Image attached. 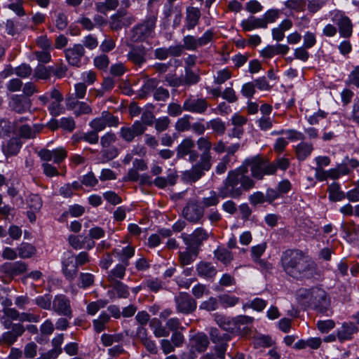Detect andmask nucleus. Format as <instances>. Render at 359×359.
<instances>
[{"mask_svg": "<svg viewBox=\"0 0 359 359\" xmlns=\"http://www.w3.org/2000/svg\"><path fill=\"white\" fill-rule=\"evenodd\" d=\"M285 273L297 280L309 279L317 274L316 264L299 250H287L280 257Z\"/></svg>", "mask_w": 359, "mask_h": 359, "instance_id": "nucleus-1", "label": "nucleus"}, {"mask_svg": "<svg viewBox=\"0 0 359 359\" xmlns=\"http://www.w3.org/2000/svg\"><path fill=\"white\" fill-rule=\"evenodd\" d=\"M248 172L245 166L229 171L223 184L219 188V196L222 198H238L243 191L252 189L255 182L247 175Z\"/></svg>", "mask_w": 359, "mask_h": 359, "instance_id": "nucleus-2", "label": "nucleus"}, {"mask_svg": "<svg viewBox=\"0 0 359 359\" xmlns=\"http://www.w3.org/2000/svg\"><path fill=\"white\" fill-rule=\"evenodd\" d=\"M289 165L290 161L287 158H279L270 163L257 155L245 159L242 166L247 169L250 167L252 176L257 180H262L265 175H274L278 169L286 170Z\"/></svg>", "mask_w": 359, "mask_h": 359, "instance_id": "nucleus-3", "label": "nucleus"}, {"mask_svg": "<svg viewBox=\"0 0 359 359\" xmlns=\"http://www.w3.org/2000/svg\"><path fill=\"white\" fill-rule=\"evenodd\" d=\"M297 297L301 304L320 313H325L330 305L327 292L320 287L300 288L297 292Z\"/></svg>", "mask_w": 359, "mask_h": 359, "instance_id": "nucleus-4", "label": "nucleus"}, {"mask_svg": "<svg viewBox=\"0 0 359 359\" xmlns=\"http://www.w3.org/2000/svg\"><path fill=\"white\" fill-rule=\"evenodd\" d=\"M156 20L155 15H150L134 27L132 29L131 40L138 42L151 37L156 27Z\"/></svg>", "mask_w": 359, "mask_h": 359, "instance_id": "nucleus-5", "label": "nucleus"}, {"mask_svg": "<svg viewBox=\"0 0 359 359\" xmlns=\"http://www.w3.org/2000/svg\"><path fill=\"white\" fill-rule=\"evenodd\" d=\"M119 124V119L108 111H103L101 116L92 119L89 123L91 129L97 133L104 130L107 126L117 127Z\"/></svg>", "mask_w": 359, "mask_h": 359, "instance_id": "nucleus-6", "label": "nucleus"}, {"mask_svg": "<svg viewBox=\"0 0 359 359\" xmlns=\"http://www.w3.org/2000/svg\"><path fill=\"white\" fill-rule=\"evenodd\" d=\"M210 339L215 344V351L217 357L223 359L226 351L227 342L231 339L228 333L222 332L217 328H211L210 331Z\"/></svg>", "mask_w": 359, "mask_h": 359, "instance_id": "nucleus-7", "label": "nucleus"}, {"mask_svg": "<svg viewBox=\"0 0 359 359\" xmlns=\"http://www.w3.org/2000/svg\"><path fill=\"white\" fill-rule=\"evenodd\" d=\"M50 310L57 315L65 316L69 319L72 318L71 302L65 294H59L54 297Z\"/></svg>", "mask_w": 359, "mask_h": 359, "instance_id": "nucleus-8", "label": "nucleus"}, {"mask_svg": "<svg viewBox=\"0 0 359 359\" xmlns=\"http://www.w3.org/2000/svg\"><path fill=\"white\" fill-rule=\"evenodd\" d=\"M182 215L187 221L197 223L203 217V207L201 206L198 201L191 200L183 208Z\"/></svg>", "mask_w": 359, "mask_h": 359, "instance_id": "nucleus-9", "label": "nucleus"}, {"mask_svg": "<svg viewBox=\"0 0 359 359\" xmlns=\"http://www.w3.org/2000/svg\"><path fill=\"white\" fill-rule=\"evenodd\" d=\"M175 302L177 312L189 314L196 309V302L186 292H180L175 297Z\"/></svg>", "mask_w": 359, "mask_h": 359, "instance_id": "nucleus-10", "label": "nucleus"}, {"mask_svg": "<svg viewBox=\"0 0 359 359\" xmlns=\"http://www.w3.org/2000/svg\"><path fill=\"white\" fill-rule=\"evenodd\" d=\"M147 127L140 121H136L131 126H124L121 128L119 136L126 142H131L135 137L140 136L146 131Z\"/></svg>", "mask_w": 359, "mask_h": 359, "instance_id": "nucleus-11", "label": "nucleus"}, {"mask_svg": "<svg viewBox=\"0 0 359 359\" xmlns=\"http://www.w3.org/2000/svg\"><path fill=\"white\" fill-rule=\"evenodd\" d=\"M208 237L209 233L202 227L195 229L191 235L187 233H182L181 235V238L185 245L189 246V248L191 246L197 248L204 241H206Z\"/></svg>", "mask_w": 359, "mask_h": 359, "instance_id": "nucleus-12", "label": "nucleus"}, {"mask_svg": "<svg viewBox=\"0 0 359 359\" xmlns=\"http://www.w3.org/2000/svg\"><path fill=\"white\" fill-rule=\"evenodd\" d=\"M208 106L209 104L205 98L191 96L184 100L183 109L189 112L203 114L207 111Z\"/></svg>", "mask_w": 359, "mask_h": 359, "instance_id": "nucleus-13", "label": "nucleus"}, {"mask_svg": "<svg viewBox=\"0 0 359 359\" xmlns=\"http://www.w3.org/2000/svg\"><path fill=\"white\" fill-rule=\"evenodd\" d=\"M85 48L82 44L76 43L72 47L65 49V58L68 64L73 67H80L81 59L85 55Z\"/></svg>", "mask_w": 359, "mask_h": 359, "instance_id": "nucleus-14", "label": "nucleus"}, {"mask_svg": "<svg viewBox=\"0 0 359 359\" xmlns=\"http://www.w3.org/2000/svg\"><path fill=\"white\" fill-rule=\"evenodd\" d=\"M212 167V163L202 161L200 160L192 166V168L184 173V178L191 182L198 181L203 175L205 171H208Z\"/></svg>", "mask_w": 359, "mask_h": 359, "instance_id": "nucleus-15", "label": "nucleus"}, {"mask_svg": "<svg viewBox=\"0 0 359 359\" xmlns=\"http://www.w3.org/2000/svg\"><path fill=\"white\" fill-rule=\"evenodd\" d=\"M66 106L73 111L76 117L93 114V109L87 102L77 100L72 97L66 99Z\"/></svg>", "mask_w": 359, "mask_h": 359, "instance_id": "nucleus-16", "label": "nucleus"}, {"mask_svg": "<svg viewBox=\"0 0 359 359\" xmlns=\"http://www.w3.org/2000/svg\"><path fill=\"white\" fill-rule=\"evenodd\" d=\"M42 161H50L53 160L55 163H60L67 157V151L65 148L60 147L53 150L42 149L37 152Z\"/></svg>", "mask_w": 359, "mask_h": 359, "instance_id": "nucleus-17", "label": "nucleus"}, {"mask_svg": "<svg viewBox=\"0 0 359 359\" xmlns=\"http://www.w3.org/2000/svg\"><path fill=\"white\" fill-rule=\"evenodd\" d=\"M31 105V100L20 95H13L9 101V107L11 110L18 114L29 111Z\"/></svg>", "mask_w": 359, "mask_h": 359, "instance_id": "nucleus-18", "label": "nucleus"}, {"mask_svg": "<svg viewBox=\"0 0 359 359\" xmlns=\"http://www.w3.org/2000/svg\"><path fill=\"white\" fill-rule=\"evenodd\" d=\"M0 270L13 279L15 276L26 272L27 265L23 262H6L1 266Z\"/></svg>", "mask_w": 359, "mask_h": 359, "instance_id": "nucleus-19", "label": "nucleus"}, {"mask_svg": "<svg viewBox=\"0 0 359 359\" xmlns=\"http://www.w3.org/2000/svg\"><path fill=\"white\" fill-rule=\"evenodd\" d=\"M25 331V328L21 323L13 324V328L11 331L5 332L2 334L1 341L4 344L11 346L18 337L22 336Z\"/></svg>", "mask_w": 359, "mask_h": 359, "instance_id": "nucleus-20", "label": "nucleus"}, {"mask_svg": "<svg viewBox=\"0 0 359 359\" xmlns=\"http://www.w3.org/2000/svg\"><path fill=\"white\" fill-rule=\"evenodd\" d=\"M146 50L144 46H130L127 57L129 61L137 66H141L146 62Z\"/></svg>", "mask_w": 359, "mask_h": 359, "instance_id": "nucleus-21", "label": "nucleus"}, {"mask_svg": "<svg viewBox=\"0 0 359 359\" xmlns=\"http://www.w3.org/2000/svg\"><path fill=\"white\" fill-rule=\"evenodd\" d=\"M201 13L198 8L189 6L186 9L185 25L184 29L187 30L193 29L198 24L201 18Z\"/></svg>", "mask_w": 359, "mask_h": 359, "instance_id": "nucleus-22", "label": "nucleus"}, {"mask_svg": "<svg viewBox=\"0 0 359 359\" xmlns=\"http://www.w3.org/2000/svg\"><path fill=\"white\" fill-rule=\"evenodd\" d=\"M196 144L198 150L201 151V154H200V160L211 163L212 156L210 150L212 148V143L210 141L209 137H201L197 140Z\"/></svg>", "mask_w": 359, "mask_h": 359, "instance_id": "nucleus-23", "label": "nucleus"}, {"mask_svg": "<svg viewBox=\"0 0 359 359\" xmlns=\"http://www.w3.org/2000/svg\"><path fill=\"white\" fill-rule=\"evenodd\" d=\"M358 332V328L353 323H344L337 330V339L340 342L351 340L353 334Z\"/></svg>", "mask_w": 359, "mask_h": 359, "instance_id": "nucleus-24", "label": "nucleus"}, {"mask_svg": "<svg viewBox=\"0 0 359 359\" xmlns=\"http://www.w3.org/2000/svg\"><path fill=\"white\" fill-rule=\"evenodd\" d=\"M62 271L65 278L69 280H72L76 277L78 266L74 263L73 255L62 262Z\"/></svg>", "mask_w": 359, "mask_h": 359, "instance_id": "nucleus-25", "label": "nucleus"}, {"mask_svg": "<svg viewBox=\"0 0 359 359\" xmlns=\"http://www.w3.org/2000/svg\"><path fill=\"white\" fill-rule=\"evenodd\" d=\"M337 25L341 37L349 38L352 35L353 25L351 20L347 16H341L337 19Z\"/></svg>", "mask_w": 359, "mask_h": 359, "instance_id": "nucleus-26", "label": "nucleus"}, {"mask_svg": "<svg viewBox=\"0 0 359 359\" xmlns=\"http://www.w3.org/2000/svg\"><path fill=\"white\" fill-rule=\"evenodd\" d=\"M191 348L198 352H203L206 350L209 345L208 337L203 333H198L190 340Z\"/></svg>", "mask_w": 359, "mask_h": 359, "instance_id": "nucleus-27", "label": "nucleus"}, {"mask_svg": "<svg viewBox=\"0 0 359 359\" xmlns=\"http://www.w3.org/2000/svg\"><path fill=\"white\" fill-rule=\"evenodd\" d=\"M128 265H125L123 263H118L109 271L107 275V280L109 283L120 281L126 275V267Z\"/></svg>", "mask_w": 359, "mask_h": 359, "instance_id": "nucleus-28", "label": "nucleus"}, {"mask_svg": "<svg viewBox=\"0 0 359 359\" xmlns=\"http://www.w3.org/2000/svg\"><path fill=\"white\" fill-rule=\"evenodd\" d=\"M112 255L117 257L121 263L129 266V259L134 256L135 248L128 245L121 250L114 249L112 252Z\"/></svg>", "mask_w": 359, "mask_h": 359, "instance_id": "nucleus-29", "label": "nucleus"}, {"mask_svg": "<svg viewBox=\"0 0 359 359\" xmlns=\"http://www.w3.org/2000/svg\"><path fill=\"white\" fill-rule=\"evenodd\" d=\"M198 255L196 248L187 246L186 250L179 252V260L182 266L191 264Z\"/></svg>", "mask_w": 359, "mask_h": 359, "instance_id": "nucleus-30", "label": "nucleus"}, {"mask_svg": "<svg viewBox=\"0 0 359 359\" xmlns=\"http://www.w3.org/2000/svg\"><path fill=\"white\" fill-rule=\"evenodd\" d=\"M241 27L245 31H251L257 28H266L265 22L262 18L250 16L241 22Z\"/></svg>", "mask_w": 359, "mask_h": 359, "instance_id": "nucleus-31", "label": "nucleus"}, {"mask_svg": "<svg viewBox=\"0 0 359 359\" xmlns=\"http://www.w3.org/2000/svg\"><path fill=\"white\" fill-rule=\"evenodd\" d=\"M22 144V142L19 138H11L7 144L3 147V152L6 156H15L19 152Z\"/></svg>", "mask_w": 359, "mask_h": 359, "instance_id": "nucleus-32", "label": "nucleus"}, {"mask_svg": "<svg viewBox=\"0 0 359 359\" xmlns=\"http://www.w3.org/2000/svg\"><path fill=\"white\" fill-rule=\"evenodd\" d=\"M195 147L194 140L190 137L184 139L177 148V157L183 158L187 156Z\"/></svg>", "mask_w": 359, "mask_h": 359, "instance_id": "nucleus-33", "label": "nucleus"}, {"mask_svg": "<svg viewBox=\"0 0 359 359\" xmlns=\"http://www.w3.org/2000/svg\"><path fill=\"white\" fill-rule=\"evenodd\" d=\"M254 318L248 316H238L233 318V332H238L241 330H245L248 325L252 324Z\"/></svg>", "mask_w": 359, "mask_h": 359, "instance_id": "nucleus-34", "label": "nucleus"}, {"mask_svg": "<svg viewBox=\"0 0 359 359\" xmlns=\"http://www.w3.org/2000/svg\"><path fill=\"white\" fill-rule=\"evenodd\" d=\"M42 129V126L39 125H34L32 128L29 125H22L18 128V135L20 137L29 139L34 138L36 134Z\"/></svg>", "mask_w": 359, "mask_h": 359, "instance_id": "nucleus-35", "label": "nucleus"}, {"mask_svg": "<svg viewBox=\"0 0 359 359\" xmlns=\"http://www.w3.org/2000/svg\"><path fill=\"white\" fill-rule=\"evenodd\" d=\"M327 191L329 192V198L332 201H340L346 198V194L341 191L340 185L338 183L333 182L329 185Z\"/></svg>", "mask_w": 359, "mask_h": 359, "instance_id": "nucleus-36", "label": "nucleus"}, {"mask_svg": "<svg viewBox=\"0 0 359 359\" xmlns=\"http://www.w3.org/2000/svg\"><path fill=\"white\" fill-rule=\"evenodd\" d=\"M18 256L22 259H28L34 255L36 250L34 245L28 243H22L18 248Z\"/></svg>", "mask_w": 359, "mask_h": 359, "instance_id": "nucleus-37", "label": "nucleus"}, {"mask_svg": "<svg viewBox=\"0 0 359 359\" xmlns=\"http://www.w3.org/2000/svg\"><path fill=\"white\" fill-rule=\"evenodd\" d=\"M198 276L208 278L213 277L216 275L215 268L210 263L200 262L196 268Z\"/></svg>", "mask_w": 359, "mask_h": 359, "instance_id": "nucleus-38", "label": "nucleus"}, {"mask_svg": "<svg viewBox=\"0 0 359 359\" xmlns=\"http://www.w3.org/2000/svg\"><path fill=\"white\" fill-rule=\"evenodd\" d=\"M313 145L306 142H301L296 147V154L300 161L306 159L312 152Z\"/></svg>", "mask_w": 359, "mask_h": 359, "instance_id": "nucleus-39", "label": "nucleus"}, {"mask_svg": "<svg viewBox=\"0 0 359 359\" xmlns=\"http://www.w3.org/2000/svg\"><path fill=\"white\" fill-rule=\"evenodd\" d=\"M184 75L182 76V85H194L200 80V76L198 74L194 72L190 67H185Z\"/></svg>", "mask_w": 359, "mask_h": 359, "instance_id": "nucleus-40", "label": "nucleus"}, {"mask_svg": "<svg viewBox=\"0 0 359 359\" xmlns=\"http://www.w3.org/2000/svg\"><path fill=\"white\" fill-rule=\"evenodd\" d=\"M110 286L116 292L118 298L126 299L128 297L130 292L128 285L121 281L109 283Z\"/></svg>", "mask_w": 359, "mask_h": 359, "instance_id": "nucleus-41", "label": "nucleus"}, {"mask_svg": "<svg viewBox=\"0 0 359 359\" xmlns=\"http://www.w3.org/2000/svg\"><path fill=\"white\" fill-rule=\"evenodd\" d=\"M267 303L265 300L261 298H255L249 301L243 305V309H252L253 310L260 312L262 311L266 306Z\"/></svg>", "mask_w": 359, "mask_h": 359, "instance_id": "nucleus-42", "label": "nucleus"}, {"mask_svg": "<svg viewBox=\"0 0 359 359\" xmlns=\"http://www.w3.org/2000/svg\"><path fill=\"white\" fill-rule=\"evenodd\" d=\"M52 296L49 294L38 296L34 299V303L39 308L44 310H50L52 306Z\"/></svg>", "mask_w": 359, "mask_h": 359, "instance_id": "nucleus-43", "label": "nucleus"}, {"mask_svg": "<svg viewBox=\"0 0 359 359\" xmlns=\"http://www.w3.org/2000/svg\"><path fill=\"white\" fill-rule=\"evenodd\" d=\"M207 128H210L217 135H223L226 130V125L220 118H214L207 122Z\"/></svg>", "mask_w": 359, "mask_h": 359, "instance_id": "nucleus-44", "label": "nucleus"}, {"mask_svg": "<svg viewBox=\"0 0 359 359\" xmlns=\"http://www.w3.org/2000/svg\"><path fill=\"white\" fill-rule=\"evenodd\" d=\"M53 66L45 67L43 65H39L34 71V75L39 79L46 80L50 78L52 73Z\"/></svg>", "mask_w": 359, "mask_h": 359, "instance_id": "nucleus-45", "label": "nucleus"}, {"mask_svg": "<svg viewBox=\"0 0 359 359\" xmlns=\"http://www.w3.org/2000/svg\"><path fill=\"white\" fill-rule=\"evenodd\" d=\"M15 128V123H12L6 119H1L0 137L4 138L10 136L11 133H14Z\"/></svg>", "mask_w": 359, "mask_h": 359, "instance_id": "nucleus-46", "label": "nucleus"}, {"mask_svg": "<svg viewBox=\"0 0 359 359\" xmlns=\"http://www.w3.org/2000/svg\"><path fill=\"white\" fill-rule=\"evenodd\" d=\"M215 321L224 330L233 332V327L232 325L233 318L230 319L228 317L217 315L215 316Z\"/></svg>", "mask_w": 359, "mask_h": 359, "instance_id": "nucleus-47", "label": "nucleus"}, {"mask_svg": "<svg viewBox=\"0 0 359 359\" xmlns=\"http://www.w3.org/2000/svg\"><path fill=\"white\" fill-rule=\"evenodd\" d=\"M215 321L224 330L233 332V327L232 325L233 318L230 319L228 317L217 315L215 316Z\"/></svg>", "mask_w": 359, "mask_h": 359, "instance_id": "nucleus-48", "label": "nucleus"}, {"mask_svg": "<svg viewBox=\"0 0 359 359\" xmlns=\"http://www.w3.org/2000/svg\"><path fill=\"white\" fill-rule=\"evenodd\" d=\"M214 253L215 257L224 264H229L233 259L231 252L225 248H217Z\"/></svg>", "mask_w": 359, "mask_h": 359, "instance_id": "nucleus-49", "label": "nucleus"}, {"mask_svg": "<svg viewBox=\"0 0 359 359\" xmlns=\"http://www.w3.org/2000/svg\"><path fill=\"white\" fill-rule=\"evenodd\" d=\"M182 46L187 50H196L198 48V39L192 35H187L183 37Z\"/></svg>", "mask_w": 359, "mask_h": 359, "instance_id": "nucleus-50", "label": "nucleus"}, {"mask_svg": "<svg viewBox=\"0 0 359 359\" xmlns=\"http://www.w3.org/2000/svg\"><path fill=\"white\" fill-rule=\"evenodd\" d=\"M102 162L105 163L116 158L118 154V149L114 146L103 149L101 151Z\"/></svg>", "mask_w": 359, "mask_h": 359, "instance_id": "nucleus-51", "label": "nucleus"}, {"mask_svg": "<svg viewBox=\"0 0 359 359\" xmlns=\"http://www.w3.org/2000/svg\"><path fill=\"white\" fill-rule=\"evenodd\" d=\"M157 85L158 82L156 79H148L141 89L140 97H144L151 91L154 92L155 89L157 87Z\"/></svg>", "mask_w": 359, "mask_h": 359, "instance_id": "nucleus-52", "label": "nucleus"}, {"mask_svg": "<svg viewBox=\"0 0 359 359\" xmlns=\"http://www.w3.org/2000/svg\"><path fill=\"white\" fill-rule=\"evenodd\" d=\"M116 141V136L112 132H107L100 137V144L103 149L112 147L111 145Z\"/></svg>", "mask_w": 359, "mask_h": 359, "instance_id": "nucleus-53", "label": "nucleus"}, {"mask_svg": "<svg viewBox=\"0 0 359 359\" xmlns=\"http://www.w3.org/2000/svg\"><path fill=\"white\" fill-rule=\"evenodd\" d=\"M220 304L224 307L235 306L239 301V298L235 296L224 294L219 297Z\"/></svg>", "mask_w": 359, "mask_h": 359, "instance_id": "nucleus-54", "label": "nucleus"}, {"mask_svg": "<svg viewBox=\"0 0 359 359\" xmlns=\"http://www.w3.org/2000/svg\"><path fill=\"white\" fill-rule=\"evenodd\" d=\"M190 116L185 115L180 118L175 123V129L179 132H184L191 128V123L189 121Z\"/></svg>", "mask_w": 359, "mask_h": 359, "instance_id": "nucleus-55", "label": "nucleus"}, {"mask_svg": "<svg viewBox=\"0 0 359 359\" xmlns=\"http://www.w3.org/2000/svg\"><path fill=\"white\" fill-rule=\"evenodd\" d=\"M219 193L217 194L215 191H212L210 192V196L203 198L202 204L205 208L217 205L219 202Z\"/></svg>", "mask_w": 359, "mask_h": 359, "instance_id": "nucleus-56", "label": "nucleus"}, {"mask_svg": "<svg viewBox=\"0 0 359 359\" xmlns=\"http://www.w3.org/2000/svg\"><path fill=\"white\" fill-rule=\"evenodd\" d=\"M93 63L97 69L106 70L109 65V59L106 55H100L94 58Z\"/></svg>", "mask_w": 359, "mask_h": 359, "instance_id": "nucleus-57", "label": "nucleus"}, {"mask_svg": "<svg viewBox=\"0 0 359 359\" xmlns=\"http://www.w3.org/2000/svg\"><path fill=\"white\" fill-rule=\"evenodd\" d=\"M28 205L33 211L39 210L42 206L41 197L37 194H32L29 196Z\"/></svg>", "mask_w": 359, "mask_h": 359, "instance_id": "nucleus-58", "label": "nucleus"}, {"mask_svg": "<svg viewBox=\"0 0 359 359\" xmlns=\"http://www.w3.org/2000/svg\"><path fill=\"white\" fill-rule=\"evenodd\" d=\"M170 123V120L168 116L161 117L155 121V129L161 133L168 129Z\"/></svg>", "mask_w": 359, "mask_h": 359, "instance_id": "nucleus-59", "label": "nucleus"}, {"mask_svg": "<svg viewBox=\"0 0 359 359\" xmlns=\"http://www.w3.org/2000/svg\"><path fill=\"white\" fill-rule=\"evenodd\" d=\"M316 325L321 332L327 333L334 327L335 323L332 320H318Z\"/></svg>", "mask_w": 359, "mask_h": 359, "instance_id": "nucleus-60", "label": "nucleus"}, {"mask_svg": "<svg viewBox=\"0 0 359 359\" xmlns=\"http://www.w3.org/2000/svg\"><path fill=\"white\" fill-rule=\"evenodd\" d=\"M87 86L84 83H78L74 85V97L76 100L83 99L86 95Z\"/></svg>", "mask_w": 359, "mask_h": 359, "instance_id": "nucleus-61", "label": "nucleus"}, {"mask_svg": "<svg viewBox=\"0 0 359 359\" xmlns=\"http://www.w3.org/2000/svg\"><path fill=\"white\" fill-rule=\"evenodd\" d=\"M32 69L27 64H22L15 69V74L21 78H27L32 74Z\"/></svg>", "mask_w": 359, "mask_h": 359, "instance_id": "nucleus-62", "label": "nucleus"}, {"mask_svg": "<svg viewBox=\"0 0 359 359\" xmlns=\"http://www.w3.org/2000/svg\"><path fill=\"white\" fill-rule=\"evenodd\" d=\"M241 92L244 97L251 98L255 93V85L254 82H248L243 84Z\"/></svg>", "mask_w": 359, "mask_h": 359, "instance_id": "nucleus-63", "label": "nucleus"}, {"mask_svg": "<svg viewBox=\"0 0 359 359\" xmlns=\"http://www.w3.org/2000/svg\"><path fill=\"white\" fill-rule=\"evenodd\" d=\"M60 126L62 129L68 132H72L76 128V123L72 117H64L60 119Z\"/></svg>", "mask_w": 359, "mask_h": 359, "instance_id": "nucleus-64", "label": "nucleus"}]
</instances>
